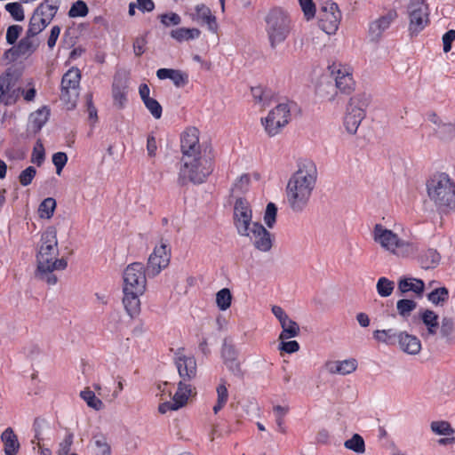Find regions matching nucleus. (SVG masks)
I'll list each match as a JSON object with an SVG mask.
<instances>
[{"label":"nucleus","mask_w":455,"mask_h":455,"mask_svg":"<svg viewBox=\"0 0 455 455\" xmlns=\"http://www.w3.org/2000/svg\"><path fill=\"white\" fill-rule=\"evenodd\" d=\"M417 307V303L412 299H403L396 303V309L400 315L407 317Z\"/></svg>","instance_id":"49530a36"},{"label":"nucleus","mask_w":455,"mask_h":455,"mask_svg":"<svg viewBox=\"0 0 455 455\" xmlns=\"http://www.w3.org/2000/svg\"><path fill=\"white\" fill-rule=\"evenodd\" d=\"M40 44V41L36 36H26L19 42L16 52L20 56L31 55L36 51Z\"/></svg>","instance_id":"c85d7f7f"},{"label":"nucleus","mask_w":455,"mask_h":455,"mask_svg":"<svg viewBox=\"0 0 455 455\" xmlns=\"http://www.w3.org/2000/svg\"><path fill=\"white\" fill-rule=\"evenodd\" d=\"M395 289V283L387 277L379 278L376 283V290L380 297H388Z\"/></svg>","instance_id":"79ce46f5"},{"label":"nucleus","mask_w":455,"mask_h":455,"mask_svg":"<svg viewBox=\"0 0 455 455\" xmlns=\"http://www.w3.org/2000/svg\"><path fill=\"white\" fill-rule=\"evenodd\" d=\"M1 439L4 443L5 455H16L20 449V443L12 427L6 428L2 433Z\"/></svg>","instance_id":"c756f323"},{"label":"nucleus","mask_w":455,"mask_h":455,"mask_svg":"<svg viewBox=\"0 0 455 455\" xmlns=\"http://www.w3.org/2000/svg\"><path fill=\"white\" fill-rule=\"evenodd\" d=\"M93 455H111V446L108 438L102 434H96L92 438Z\"/></svg>","instance_id":"7c9ffc66"},{"label":"nucleus","mask_w":455,"mask_h":455,"mask_svg":"<svg viewBox=\"0 0 455 455\" xmlns=\"http://www.w3.org/2000/svg\"><path fill=\"white\" fill-rule=\"evenodd\" d=\"M45 158V151L43 143L38 140L34 146L31 162L36 164L37 166H40Z\"/></svg>","instance_id":"8fccbe9b"},{"label":"nucleus","mask_w":455,"mask_h":455,"mask_svg":"<svg viewBox=\"0 0 455 455\" xmlns=\"http://www.w3.org/2000/svg\"><path fill=\"white\" fill-rule=\"evenodd\" d=\"M252 212L248 201L237 198L234 206V224L240 235H248L251 228Z\"/></svg>","instance_id":"ddd939ff"},{"label":"nucleus","mask_w":455,"mask_h":455,"mask_svg":"<svg viewBox=\"0 0 455 455\" xmlns=\"http://www.w3.org/2000/svg\"><path fill=\"white\" fill-rule=\"evenodd\" d=\"M397 343L400 349L409 355H418L421 350L419 339L406 331L398 332Z\"/></svg>","instance_id":"4be33fe9"},{"label":"nucleus","mask_w":455,"mask_h":455,"mask_svg":"<svg viewBox=\"0 0 455 455\" xmlns=\"http://www.w3.org/2000/svg\"><path fill=\"white\" fill-rule=\"evenodd\" d=\"M147 44L146 36H138L133 41V52L138 57L141 56L145 52Z\"/></svg>","instance_id":"69168bd1"},{"label":"nucleus","mask_w":455,"mask_h":455,"mask_svg":"<svg viewBox=\"0 0 455 455\" xmlns=\"http://www.w3.org/2000/svg\"><path fill=\"white\" fill-rule=\"evenodd\" d=\"M440 260L439 253L433 249L426 251L424 255L420 258V263L423 268H431L434 267Z\"/></svg>","instance_id":"c03bdc74"},{"label":"nucleus","mask_w":455,"mask_h":455,"mask_svg":"<svg viewBox=\"0 0 455 455\" xmlns=\"http://www.w3.org/2000/svg\"><path fill=\"white\" fill-rule=\"evenodd\" d=\"M191 394L192 385L190 382L180 379L178 383V389L172 398L182 408L187 404Z\"/></svg>","instance_id":"2f4dec72"},{"label":"nucleus","mask_w":455,"mask_h":455,"mask_svg":"<svg viewBox=\"0 0 455 455\" xmlns=\"http://www.w3.org/2000/svg\"><path fill=\"white\" fill-rule=\"evenodd\" d=\"M50 109L43 107L29 116V127L35 133L38 132L48 121Z\"/></svg>","instance_id":"cd10ccee"},{"label":"nucleus","mask_w":455,"mask_h":455,"mask_svg":"<svg viewBox=\"0 0 455 455\" xmlns=\"http://www.w3.org/2000/svg\"><path fill=\"white\" fill-rule=\"evenodd\" d=\"M232 302V294L229 289L223 288L220 290L216 294V304L217 307L225 311L230 307Z\"/></svg>","instance_id":"58836bf2"},{"label":"nucleus","mask_w":455,"mask_h":455,"mask_svg":"<svg viewBox=\"0 0 455 455\" xmlns=\"http://www.w3.org/2000/svg\"><path fill=\"white\" fill-rule=\"evenodd\" d=\"M123 290L145 291L147 285L146 270L140 262H133L124 271Z\"/></svg>","instance_id":"9b49d317"},{"label":"nucleus","mask_w":455,"mask_h":455,"mask_svg":"<svg viewBox=\"0 0 455 455\" xmlns=\"http://www.w3.org/2000/svg\"><path fill=\"white\" fill-rule=\"evenodd\" d=\"M252 242L254 247L263 252L269 251L273 246V235L259 222L251 224L248 235H244Z\"/></svg>","instance_id":"2eb2a0df"},{"label":"nucleus","mask_w":455,"mask_h":455,"mask_svg":"<svg viewBox=\"0 0 455 455\" xmlns=\"http://www.w3.org/2000/svg\"><path fill=\"white\" fill-rule=\"evenodd\" d=\"M266 33L271 49L283 43L291 32V20L281 9L271 10L265 17Z\"/></svg>","instance_id":"39448f33"},{"label":"nucleus","mask_w":455,"mask_h":455,"mask_svg":"<svg viewBox=\"0 0 455 455\" xmlns=\"http://www.w3.org/2000/svg\"><path fill=\"white\" fill-rule=\"evenodd\" d=\"M316 92L320 97L326 99L327 100H333L337 94V90L331 82H321L316 88Z\"/></svg>","instance_id":"a18cd8bd"},{"label":"nucleus","mask_w":455,"mask_h":455,"mask_svg":"<svg viewBox=\"0 0 455 455\" xmlns=\"http://www.w3.org/2000/svg\"><path fill=\"white\" fill-rule=\"evenodd\" d=\"M425 283L421 279L417 278H401L398 282V291L401 294L413 291L418 296L424 292Z\"/></svg>","instance_id":"393cba45"},{"label":"nucleus","mask_w":455,"mask_h":455,"mask_svg":"<svg viewBox=\"0 0 455 455\" xmlns=\"http://www.w3.org/2000/svg\"><path fill=\"white\" fill-rule=\"evenodd\" d=\"M143 103L156 119H159L162 116V106L156 100L153 98L148 99Z\"/></svg>","instance_id":"6e6d98bb"},{"label":"nucleus","mask_w":455,"mask_h":455,"mask_svg":"<svg viewBox=\"0 0 455 455\" xmlns=\"http://www.w3.org/2000/svg\"><path fill=\"white\" fill-rule=\"evenodd\" d=\"M277 207L274 203H268L264 213V222L267 228H272L276 221Z\"/></svg>","instance_id":"09e8293b"},{"label":"nucleus","mask_w":455,"mask_h":455,"mask_svg":"<svg viewBox=\"0 0 455 455\" xmlns=\"http://www.w3.org/2000/svg\"><path fill=\"white\" fill-rule=\"evenodd\" d=\"M171 80L173 82L175 86L183 87L188 83V76L181 70L175 69Z\"/></svg>","instance_id":"e2e57ef3"},{"label":"nucleus","mask_w":455,"mask_h":455,"mask_svg":"<svg viewBox=\"0 0 455 455\" xmlns=\"http://www.w3.org/2000/svg\"><path fill=\"white\" fill-rule=\"evenodd\" d=\"M291 120V109L287 103H279L267 116L261 118V124L269 137L278 135Z\"/></svg>","instance_id":"6e6552de"},{"label":"nucleus","mask_w":455,"mask_h":455,"mask_svg":"<svg viewBox=\"0 0 455 455\" xmlns=\"http://www.w3.org/2000/svg\"><path fill=\"white\" fill-rule=\"evenodd\" d=\"M128 77L125 73L118 72L114 76L112 84V97L114 107L123 109L127 101Z\"/></svg>","instance_id":"a211bd4d"},{"label":"nucleus","mask_w":455,"mask_h":455,"mask_svg":"<svg viewBox=\"0 0 455 455\" xmlns=\"http://www.w3.org/2000/svg\"><path fill=\"white\" fill-rule=\"evenodd\" d=\"M56 209V200L52 197L45 198L38 207V214L41 219H51Z\"/></svg>","instance_id":"4c0bfd02"},{"label":"nucleus","mask_w":455,"mask_h":455,"mask_svg":"<svg viewBox=\"0 0 455 455\" xmlns=\"http://www.w3.org/2000/svg\"><path fill=\"white\" fill-rule=\"evenodd\" d=\"M171 36L178 42L188 41L198 38L201 31L198 28H179L172 29L170 33Z\"/></svg>","instance_id":"473e14b6"},{"label":"nucleus","mask_w":455,"mask_h":455,"mask_svg":"<svg viewBox=\"0 0 455 455\" xmlns=\"http://www.w3.org/2000/svg\"><path fill=\"white\" fill-rule=\"evenodd\" d=\"M299 2L307 20L314 18L315 14V6L313 0H299Z\"/></svg>","instance_id":"680f3d73"},{"label":"nucleus","mask_w":455,"mask_h":455,"mask_svg":"<svg viewBox=\"0 0 455 455\" xmlns=\"http://www.w3.org/2000/svg\"><path fill=\"white\" fill-rule=\"evenodd\" d=\"M357 367L355 359H348L344 361H338L339 374L346 375L352 373Z\"/></svg>","instance_id":"864d4df0"},{"label":"nucleus","mask_w":455,"mask_h":455,"mask_svg":"<svg viewBox=\"0 0 455 455\" xmlns=\"http://www.w3.org/2000/svg\"><path fill=\"white\" fill-rule=\"evenodd\" d=\"M371 103V95L363 92L355 95L349 100L344 117L347 132L355 134L365 117V111Z\"/></svg>","instance_id":"0eeeda50"},{"label":"nucleus","mask_w":455,"mask_h":455,"mask_svg":"<svg viewBox=\"0 0 455 455\" xmlns=\"http://www.w3.org/2000/svg\"><path fill=\"white\" fill-rule=\"evenodd\" d=\"M161 22L165 26L169 27L171 25H180L181 22V18L175 12L171 13H164L159 16Z\"/></svg>","instance_id":"052dcab7"},{"label":"nucleus","mask_w":455,"mask_h":455,"mask_svg":"<svg viewBox=\"0 0 455 455\" xmlns=\"http://www.w3.org/2000/svg\"><path fill=\"white\" fill-rule=\"evenodd\" d=\"M373 239L383 249L398 257H408L414 251L413 245L398 237L392 230L381 224H376L373 228Z\"/></svg>","instance_id":"423d86ee"},{"label":"nucleus","mask_w":455,"mask_h":455,"mask_svg":"<svg viewBox=\"0 0 455 455\" xmlns=\"http://www.w3.org/2000/svg\"><path fill=\"white\" fill-rule=\"evenodd\" d=\"M299 345L296 340L284 341L281 340L279 345V350L283 351L287 354H291L299 351Z\"/></svg>","instance_id":"338daca9"},{"label":"nucleus","mask_w":455,"mask_h":455,"mask_svg":"<svg viewBox=\"0 0 455 455\" xmlns=\"http://www.w3.org/2000/svg\"><path fill=\"white\" fill-rule=\"evenodd\" d=\"M408 12L411 20L410 29L413 32L422 30L428 22L427 6L424 0H411Z\"/></svg>","instance_id":"dca6fc26"},{"label":"nucleus","mask_w":455,"mask_h":455,"mask_svg":"<svg viewBox=\"0 0 455 455\" xmlns=\"http://www.w3.org/2000/svg\"><path fill=\"white\" fill-rule=\"evenodd\" d=\"M440 338L445 341L446 344H453L455 342V322L453 318L443 316L439 325Z\"/></svg>","instance_id":"a878e982"},{"label":"nucleus","mask_w":455,"mask_h":455,"mask_svg":"<svg viewBox=\"0 0 455 455\" xmlns=\"http://www.w3.org/2000/svg\"><path fill=\"white\" fill-rule=\"evenodd\" d=\"M183 348L175 354L174 363L181 380L191 382L196 377V360L194 356L183 355Z\"/></svg>","instance_id":"f3484780"},{"label":"nucleus","mask_w":455,"mask_h":455,"mask_svg":"<svg viewBox=\"0 0 455 455\" xmlns=\"http://www.w3.org/2000/svg\"><path fill=\"white\" fill-rule=\"evenodd\" d=\"M192 20L201 25H206L209 31L217 34L219 25L216 17L212 14L211 9L205 4H197L195 8V13L192 14Z\"/></svg>","instance_id":"6ab92c4d"},{"label":"nucleus","mask_w":455,"mask_h":455,"mask_svg":"<svg viewBox=\"0 0 455 455\" xmlns=\"http://www.w3.org/2000/svg\"><path fill=\"white\" fill-rule=\"evenodd\" d=\"M251 95L255 105L265 108L275 103L272 92L261 86L251 87Z\"/></svg>","instance_id":"bb28decb"},{"label":"nucleus","mask_w":455,"mask_h":455,"mask_svg":"<svg viewBox=\"0 0 455 455\" xmlns=\"http://www.w3.org/2000/svg\"><path fill=\"white\" fill-rule=\"evenodd\" d=\"M67 162H68V156L64 152H58L52 156V163L56 167V173L58 175H60Z\"/></svg>","instance_id":"13d9d810"},{"label":"nucleus","mask_w":455,"mask_h":455,"mask_svg":"<svg viewBox=\"0 0 455 455\" xmlns=\"http://www.w3.org/2000/svg\"><path fill=\"white\" fill-rule=\"evenodd\" d=\"M5 9L15 20L22 21L24 20V11L20 3H9L5 5Z\"/></svg>","instance_id":"603ef678"},{"label":"nucleus","mask_w":455,"mask_h":455,"mask_svg":"<svg viewBox=\"0 0 455 455\" xmlns=\"http://www.w3.org/2000/svg\"><path fill=\"white\" fill-rule=\"evenodd\" d=\"M317 180V170L313 163H305L288 180L286 202L292 212H302L308 205Z\"/></svg>","instance_id":"7ed1b4c3"},{"label":"nucleus","mask_w":455,"mask_h":455,"mask_svg":"<svg viewBox=\"0 0 455 455\" xmlns=\"http://www.w3.org/2000/svg\"><path fill=\"white\" fill-rule=\"evenodd\" d=\"M431 430L439 435H453L455 433L454 428H452L451 425L448 421H433L430 424Z\"/></svg>","instance_id":"a19ab883"},{"label":"nucleus","mask_w":455,"mask_h":455,"mask_svg":"<svg viewBox=\"0 0 455 455\" xmlns=\"http://www.w3.org/2000/svg\"><path fill=\"white\" fill-rule=\"evenodd\" d=\"M170 263V250H168V243L161 241L159 246H156L154 251L150 254L147 271L149 276L157 275L162 269L167 267Z\"/></svg>","instance_id":"4468645a"},{"label":"nucleus","mask_w":455,"mask_h":455,"mask_svg":"<svg viewBox=\"0 0 455 455\" xmlns=\"http://www.w3.org/2000/svg\"><path fill=\"white\" fill-rule=\"evenodd\" d=\"M250 181L251 179L248 174L241 175L234 184L233 193H243L248 188Z\"/></svg>","instance_id":"4d7b16f0"},{"label":"nucleus","mask_w":455,"mask_h":455,"mask_svg":"<svg viewBox=\"0 0 455 455\" xmlns=\"http://www.w3.org/2000/svg\"><path fill=\"white\" fill-rule=\"evenodd\" d=\"M72 443H73V434H68L66 435L64 440L60 443L58 454L59 455H68V452L70 451Z\"/></svg>","instance_id":"774afa93"},{"label":"nucleus","mask_w":455,"mask_h":455,"mask_svg":"<svg viewBox=\"0 0 455 455\" xmlns=\"http://www.w3.org/2000/svg\"><path fill=\"white\" fill-rule=\"evenodd\" d=\"M124 298L123 304L125 308V311L131 317L137 316L140 312V297L145 291H126L123 290Z\"/></svg>","instance_id":"5701e85b"},{"label":"nucleus","mask_w":455,"mask_h":455,"mask_svg":"<svg viewBox=\"0 0 455 455\" xmlns=\"http://www.w3.org/2000/svg\"><path fill=\"white\" fill-rule=\"evenodd\" d=\"M331 77L335 82V88L342 93H350L355 85L351 68L341 63L333 62L329 66Z\"/></svg>","instance_id":"f8f14e48"},{"label":"nucleus","mask_w":455,"mask_h":455,"mask_svg":"<svg viewBox=\"0 0 455 455\" xmlns=\"http://www.w3.org/2000/svg\"><path fill=\"white\" fill-rule=\"evenodd\" d=\"M420 318L426 326V331L421 333L422 338L428 340L436 337L440 325L438 315L434 311L426 309L420 314Z\"/></svg>","instance_id":"412c9836"},{"label":"nucleus","mask_w":455,"mask_h":455,"mask_svg":"<svg viewBox=\"0 0 455 455\" xmlns=\"http://www.w3.org/2000/svg\"><path fill=\"white\" fill-rule=\"evenodd\" d=\"M81 80V72L77 68H71L62 76L60 99L68 106L73 108L78 98V88Z\"/></svg>","instance_id":"9d476101"},{"label":"nucleus","mask_w":455,"mask_h":455,"mask_svg":"<svg viewBox=\"0 0 455 455\" xmlns=\"http://www.w3.org/2000/svg\"><path fill=\"white\" fill-rule=\"evenodd\" d=\"M373 338L379 343L394 346L398 339V333L393 329L376 330L373 331Z\"/></svg>","instance_id":"72a5a7b5"},{"label":"nucleus","mask_w":455,"mask_h":455,"mask_svg":"<svg viewBox=\"0 0 455 455\" xmlns=\"http://www.w3.org/2000/svg\"><path fill=\"white\" fill-rule=\"evenodd\" d=\"M228 369L236 377L243 378V371L242 370L240 363L237 361V359H228L225 363Z\"/></svg>","instance_id":"0e129e2a"},{"label":"nucleus","mask_w":455,"mask_h":455,"mask_svg":"<svg viewBox=\"0 0 455 455\" xmlns=\"http://www.w3.org/2000/svg\"><path fill=\"white\" fill-rule=\"evenodd\" d=\"M280 324L283 329L281 334L279 335L280 340H285L291 338H294L299 334V324L295 321L291 320L290 317Z\"/></svg>","instance_id":"f704fd0d"},{"label":"nucleus","mask_w":455,"mask_h":455,"mask_svg":"<svg viewBox=\"0 0 455 455\" xmlns=\"http://www.w3.org/2000/svg\"><path fill=\"white\" fill-rule=\"evenodd\" d=\"M449 297L448 290L445 287H440L431 291L427 298L435 305H439L447 301Z\"/></svg>","instance_id":"de8ad7c7"},{"label":"nucleus","mask_w":455,"mask_h":455,"mask_svg":"<svg viewBox=\"0 0 455 455\" xmlns=\"http://www.w3.org/2000/svg\"><path fill=\"white\" fill-rule=\"evenodd\" d=\"M395 17L396 13L395 12H389L386 15L372 21L369 26V36L371 40L378 42L381 38L383 32L389 28Z\"/></svg>","instance_id":"aec40b11"},{"label":"nucleus","mask_w":455,"mask_h":455,"mask_svg":"<svg viewBox=\"0 0 455 455\" xmlns=\"http://www.w3.org/2000/svg\"><path fill=\"white\" fill-rule=\"evenodd\" d=\"M22 31V27L20 25H12L6 31V42L9 44H14Z\"/></svg>","instance_id":"bf43d9fd"},{"label":"nucleus","mask_w":455,"mask_h":455,"mask_svg":"<svg viewBox=\"0 0 455 455\" xmlns=\"http://www.w3.org/2000/svg\"><path fill=\"white\" fill-rule=\"evenodd\" d=\"M87 13L88 7L86 4L82 0H78L76 3H74L68 11V15L72 18L84 17L87 15Z\"/></svg>","instance_id":"3c124183"},{"label":"nucleus","mask_w":455,"mask_h":455,"mask_svg":"<svg viewBox=\"0 0 455 455\" xmlns=\"http://www.w3.org/2000/svg\"><path fill=\"white\" fill-rule=\"evenodd\" d=\"M429 120L434 124L437 125V130L435 132L439 134V136L443 139V132H447L450 135H453L455 133V128L451 124H443L439 116L435 113H432L429 115Z\"/></svg>","instance_id":"ea45409f"},{"label":"nucleus","mask_w":455,"mask_h":455,"mask_svg":"<svg viewBox=\"0 0 455 455\" xmlns=\"http://www.w3.org/2000/svg\"><path fill=\"white\" fill-rule=\"evenodd\" d=\"M319 26L328 35H333L339 28L341 12L331 0H320Z\"/></svg>","instance_id":"1a4fd4ad"},{"label":"nucleus","mask_w":455,"mask_h":455,"mask_svg":"<svg viewBox=\"0 0 455 455\" xmlns=\"http://www.w3.org/2000/svg\"><path fill=\"white\" fill-rule=\"evenodd\" d=\"M57 230L54 227H48L41 235L37 244L36 255V268L35 278L53 286L58 283V276L55 271L65 270L68 267V260L65 258H59L60 251L58 246Z\"/></svg>","instance_id":"f03ea898"},{"label":"nucleus","mask_w":455,"mask_h":455,"mask_svg":"<svg viewBox=\"0 0 455 455\" xmlns=\"http://www.w3.org/2000/svg\"><path fill=\"white\" fill-rule=\"evenodd\" d=\"M430 201L442 212L455 208V182L445 172H436L427 181Z\"/></svg>","instance_id":"20e7f679"},{"label":"nucleus","mask_w":455,"mask_h":455,"mask_svg":"<svg viewBox=\"0 0 455 455\" xmlns=\"http://www.w3.org/2000/svg\"><path fill=\"white\" fill-rule=\"evenodd\" d=\"M60 4V0H44L34 11L36 16L45 20L49 24L55 17Z\"/></svg>","instance_id":"b1692460"},{"label":"nucleus","mask_w":455,"mask_h":455,"mask_svg":"<svg viewBox=\"0 0 455 455\" xmlns=\"http://www.w3.org/2000/svg\"><path fill=\"white\" fill-rule=\"evenodd\" d=\"M344 446L356 453H363L365 451L364 441L358 434H355L352 438L347 440Z\"/></svg>","instance_id":"37998d69"},{"label":"nucleus","mask_w":455,"mask_h":455,"mask_svg":"<svg viewBox=\"0 0 455 455\" xmlns=\"http://www.w3.org/2000/svg\"><path fill=\"white\" fill-rule=\"evenodd\" d=\"M199 131L196 127L186 129L180 136L182 154L180 181L186 180L201 184L213 172V155L210 148L200 143Z\"/></svg>","instance_id":"f257e3e1"},{"label":"nucleus","mask_w":455,"mask_h":455,"mask_svg":"<svg viewBox=\"0 0 455 455\" xmlns=\"http://www.w3.org/2000/svg\"><path fill=\"white\" fill-rule=\"evenodd\" d=\"M48 25L49 23L45 21V20L33 13L28 23L27 34H28L30 36L36 37V36L41 33Z\"/></svg>","instance_id":"c9c22d12"},{"label":"nucleus","mask_w":455,"mask_h":455,"mask_svg":"<svg viewBox=\"0 0 455 455\" xmlns=\"http://www.w3.org/2000/svg\"><path fill=\"white\" fill-rule=\"evenodd\" d=\"M80 397L95 411H100L104 407L102 401L96 397L94 392L88 387L80 392Z\"/></svg>","instance_id":"e433bc0d"},{"label":"nucleus","mask_w":455,"mask_h":455,"mask_svg":"<svg viewBox=\"0 0 455 455\" xmlns=\"http://www.w3.org/2000/svg\"><path fill=\"white\" fill-rule=\"evenodd\" d=\"M36 174V170L33 166L27 167L24 171H22L19 176L20 183L26 187L31 184L33 179Z\"/></svg>","instance_id":"5fc2aeb1"}]
</instances>
